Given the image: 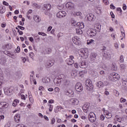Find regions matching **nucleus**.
<instances>
[{"label":"nucleus","mask_w":127,"mask_h":127,"mask_svg":"<svg viewBox=\"0 0 127 127\" xmlns=\"http://www.w3.org/2000/svg\"><path fill=\"white\" fill-rule=\"evenodd\" d=\"M120 61L121 63H123V62H124V57L123 56H120Z\"/></svg>","instance_id":"obj_37"},{"label":"nucleus","mask_w":127,"mask_h":127,"mask_svg":"<svg viewBox=\"0 0 127 127\" xmlns=\"http://www.w3.org/2000/svg\"><path fill=\"white\" fill-rule=\"evenodd\" d=\"M8 107V103L5 102H0V109H6Z\"/></svg>","instance_id":"obj_13"},{"label":"nucleus","mask_w":127,"mask_h":127,"mask_svg":"<svg viewBox=\"0 0 127 127\" xmlns=\"http://www.w3.org/2000/svg\"><path fill=\"white\" fill-rule=\"evenodd\" d=\"M4 127H10V124L9 123L5 125Z\"/></svg>","instance_id":"obj_59"},{"label":"nucleus","mask_w":127,"mask_h":127,"mask_svg":"<svg viewBox=\"0 0 127 127\" xmlns=\"http://www.w3.org/2000/svg\"><path fill=\"white\" fill-rule=\"evenodd\" d=\"M117 74L115 72H112L110 73V76H112V77L113 78V81L115 80V79L117 78Z\"/></svg>","instance_id":"obj_29"},{"label":"nucleus","mask_w":127,"mask_h":127,"mask_svg":"<svg viewBox=\"0 0 127 127\" xmlns=\"http://www.w3.org/2000/svg\"><path fill=\"white\" fill-rule=\"evenodd\" d=\"M5 95L7 96H10L12 93V88L11 87H5L3 89Z\"/></svg>","instance_id":"obj_6"},{"label":"nucleus","mask_w":127,"mask_h":127,"mask_svg":"<svg viewBox=\"0 0 127 127\" xmlns=\"http://www.w3.org/2000/svg\"><path fill=\"white\" fill-rule=\"evenodd\" d=\"M57 122L60 124L62 122V120L59 118H57Z\"/></svg>","instance_id":"obj_55"},{"label":"nucleus","mask_w":127,"mask_h":127,"mask_svg":"<svg viewBox=\"0 0 127 127\" xmlns=\"http://www.w3.org/2000/svg\"><path fill=\"white\" fill-rule=\"evenodd\" d=\"M5 12V7H2L1 9H0V13H4Z\"/></svg>","instance_id":"obj_32"},{"label":"nucleus","mask_w":127,"mask_h":127,"mask_svg":"<svg viewBox=\"0 0 127 127\" xmlns=\"http://www.w3.org/2000/svg\"><path fill=\"white\" fill-rule=\"evenodd\" d=\"M85 89L87 91H92L93 90V84H92V81L89 79L86 80L85 82Z\"/></svg>","instance_id":"obj_1"},{"label":"nucleus","mask_w":127,"mask_h":127,"mask_svg":"<svg viewBox=\"0 0 127 127\" xmlns=\"http://www.w3.org/2000/svg\"><path fill=\"white\" fill-rule=\"evenodd\" d=\"M110 8H111V9H116V6H115L114 4H111L110 5Z\"/></svg>","instance_id":"obj_46"},{"label":"nucleus","mask_w":127,"mask_h":127,"mask_svg":"<svg viewBox=\"0 0 127 127\" xmlns=\"http://www.w3.org/2000/svg\"><path fill=\"white\" fill-rule=\"evenodd\" d=\"M66 15H67V14L64 11H60L57 13V16L58 18H63V17H65Z\"/></svg>","instance_id":"obj_9"},{"label":"nucleus","mask_w":127,"mask_h":127,"mask_svg":"<svg viewBox=\"0 0 127 127\" xmlns=\"http://www.w3.org/2000/svg\"><path fill=\"white\" fill-rule=\"evenodd\" d=\"M100 75H102V76H104V75H105V71L103 70H101L100 71Z\"/></svg>","instance_id":"obj_54"},{"label":"nucleus","mask_w":127,"mask_h":127,"mask_svg":"<svg viewBox=\"0 0 127 127\" xmlns=\"http://www.w3.org/2000/svg\"><path fill=\"white\" fill-rule=\"evenodd\" d=\"M43 10L51 9V5L50 4H44L43 6Z\"/></svg>","instance_id":"obj_19"},{"label":"nucleus","mask_w":127,"mask_h":127,"mask_svg":"<svg viewBox=\"0 0 127 127\" xmlns=\"http://www.w3.org/2000/svg\"><path fill=\"white\" fill-rule=\"evenodd\" d=\"M120 67L121 69H125V68H126V65H125L124 64H121Z\"/></svg>","instance_id":"obj_62"},{"label":"nucleus","mask_w":127,"mask_h":127,"mask_svg":"<svg viewBox=\"0 0 127 127\" xmlns=\"http://www.w3.org/2000/svg\"><path fill=\"white\" fill-rule=\"evenodd\" d=\"M103 52V56L104 57L105 60H109L112 58V56L110 53L106 51H104Z\"/></svg>","instance_id":"obj_10"},{"label":"nucleus","mask_w":127,"mask_h":127,"mask_svg":"<svg viewBox=\"0 0 127 127\" xmlns=\"http://www.w3.org/2000/svg\"><path fill=\"white\" fill-rule=\"evenodd\" d=\"M14 120L15 123H19L20 122V115L18 114H16L14 117Z\"/></svg>","instance_id":"obj_20"},{"label":"nucleus","mask_w":127,"mask_h":127,"mask_svg":"<svg viewBox=\"0 0 127 127\" xmlns=\"http://www.w3.org/2000/svg\"><path fill=\"white\" fill-rule=\"evenodd\" d=\"M34 19L36 22H40L41 19L39 18V16H34Z\"/></svg>","instance_id":"obj_26"},{"label":"nucleus","mask_w":127,"mask_h":127,"mask_svg":"<svg viewBox=\"0 0 127 127\" xmlns=\"http://www.w3.org/2000/svg\"><path fill=\"white\" fill-rule=\"evenodd\" d=\"M123 8L124 10H126L127 9V5H126V4H123Z\"/></svg>","instance_id":"obj_57"},{"label":"nucleus","mask_w":127,"mask_h":127,"mask_svg":"<svg viewBox=\"0 0 127 127\" xmlns=\"http://www.w3.org/2000/svg\"><path fill=\"white\" fill-rule=\"evenodd\" d=\"M97 56H98V54L96 53H92L90 54V60L93 62H95V60H96V58H97Z\"/></svg>","instance_id":"obj_16"},{"label":"nucleus","mask_w":127,"mask_h":127,"mask_svg":"<svg viewBox=\"0 0 127 127\" xmlns=\"http://www.w3.org/2000/svg\"><path fill=\"white\" fill-rule=\"evenodd\" d=\"M73 59H74L73 56H71L69 57V59L67 60V62L68 65H73V64H74V60H73Z\"/></svg>","instance_id":"obj_17"},{"label":"nucleus","mask_w":127,"mask_h":127,"mask_svg":"<svg viewBox=\"0 0 127 127\" xmlns=\"http://www.w3.org/2000/svg\"><path fill=\"white\" fill-rule=\"evenodd\" d=\"M3 4H4V5H6V6H8V3L5 1L3 2Z\"/></svg>","instance_id":"obj_58"},{"label":"nucleus","mask_w":127,"mask_h":127,"mask_svg":"<svg viewBox=\"0 0 127 127\" xmlns=\"http://www.w3.org/2000/svg\"><path fill=\"white\" fill-rule=\"evenodd\" d=\"M63 78H60L54 80V83L56 85V86H60V84H61V82H62Z\"/></svg>","instance_id":"obj_18"},{"label":"nucleus","mask_w":127,"mask_h":127,"mask_svg":"<svg viewBox=\"0 0 127 127\" xmlns=\"http://www.w3.org/2000/svg\"><path fill=\"white\" fill-rule=\"evenodd\" d=\"M100 120L101 121H104V120H105V116H104V115H101L100 116Z\"/></svg>","instance_id":"obj_49"},{"label":"nucleus","mask_w":127,"mask_h":127,"mask_svg":"<svg viewBox=\"0 0 127 127\" xmlns=\"http://www.w3.org/2000/svg\"><path fill=\"white\" fill-rule=\"evenodd\" d=\"M77 26H78V27L80 29H82V28H83L84 27V23H83V22H80L79 23H77Z\"/></svg>","instance_id":"obj_23"},{"label":"nucleus","mask_w":127,"mask_h":127,"mask_svg":"<svg viewBox=\"0 0 127 127\" xmlns=\"http://www.w3.org/2000/svg\"><path fill=\"white\" fill-rule=\"evenodd\" d=\"M17 27L18 28H19V29H21V30H24V29H25L24 27H22L21 26H18Z\"/></svg>","instance_id":"obj_45"},{"label":"nucleus","mask_w":127,"mask_h":127,"mask_svg":"<svg viewBox=\"0 0 127 127\" xmlns=\"http://www.w3.org/2000/svg\"><path fill=\"white\" fill-rule=\"evenodd\" d=\"M70 103L72 106H77L79 105V100L77 99L73 98L70 100Z\"/></svg>","instance_id":"obj_14"},{"label":"nucleus","mask_w":127,"mask_h":127,"mask_svg":"<svg viewBox=\"0 0 127 127\" xmlns=\"http://www.w3.org/2000/svg\"><path fill=\"white\" fill-rule=\"evenodd\" d=\"M19 103V100L17 99H15L13 102L12 105L13 107H16V106H17V104Z\"/></svg>","instance_id":"obj_25"},{"label":"nucleus","mask_w":127,"mask_h":127,"mask_svg":"<svg viewBox=\"0 0 127 127\" xmlns=\"http://www.w3.org/2000/svg\"><path fill=\"white\" fill-rule=\"evenodd\" d=\"M108 79L110 80V81H114L113 76H111V75L108 76Z\"/></svg>","instance_id":"obj_47"},{"label":"nucleus","mask_w":127,"mask_h":127,"mask_svg":"<svg viewBox=\"0 0 127 127\" xmlns=\"http://www.w3.org/2000/svg\"><path fill=\"white\" fill-rule=\"evenodd\" d=\"M16 127H26V126H24L23 124H18L16 125Z\"/></svg>","instance_id":"obj_40"},{"label":"nucleus","mask_w":127,"mask_h":127,"mask_svg":"<svg viewBox=\"0 0 127 127\" xmlns=\"http://www.w3.org/2000/svg\"><path fill=\"white\" fill-rule=\"evenodd\" d=\"M87 45H91V44H95V41L93 39H91L87 41Z\"/></svg>","instance_id":"obj_27"},{"label":"nucleus","mask_w":127,"mask_h":127,"mask_svg":"<svg viewBox=\"0 0 127 127\" xmlns=\"http://www.w3.org/2000/svg\"><path fill=\"white\" fill-rule=\"evenodd\" d=\"M29 56L31 58H32V59H33V58H34V54L33 53H30L29 54Z\"/></svg>","instance_id":"obj_38"},{"label":"nucleus","mask_w":127,"mask_h":127,"mask_svg":"<svg viewBox=\"0 0 127 127\" xmlns=\"http://www.w3.org/2000/svg\"><path fill=\"white\" fill-rule=\"evenodd\" d=\"M75 89L77 92H81L83 91V85L80 83H77L75 86Z\"/></svg>","instance_id":"obj_8"},{"label":"nucleus","mask_w":127,"mask_h":127,"mask_svg":"<svg viewBox=\"0 0 127 127\" xmlns=\"http://www.w3.org/2000/svg\"><path fill=\"white\" fill-rule=\"evenodd\" d=\"M72 42L76 45H79L81 43V40L78 37L75 36L72 39Z\"/></svg>","instance_id":"obj_11"},{"label":"nucleus","mask_w":127,"mask_h":127,"mask_svg":"<svg viewBox=\"0 0 127 127\" xmlns=\"http://www.w3.org/2000/svg\"><path fill=\"white\" fill-rule=\"evenodd\" d=\"M96 10L97 11V12H98V13H101V12H102V10H101V8L99 7H96Z\"/></svg>","instance_id":"obj_35"},{"label":"nucleus","mask_w":127,"mask_h":127,"mask_svg":"<svg viewBox=\"0 0 127 127\" xmlns=\"http://www.w3.org/2000/svg\"><path fill=\"white\" fill-rule=\"evenodd\" d=\"M114 47L116 49H119V44L118 43H116L114 44Z\"/></svg>","instance_id":"obj_41"},{"label":"nucleus","mask_w":127,"mask_h":127,"mask_svg":"<svg viewBox=\"0 0 127 127\" xmlns=\"http://www.w3.org/2000/svg\"><path fill=\"white\" fill-rule=\"evenodd\" d=\"M23 3H26L27 5H29L30 2L27 0H25V1H24Z\"/></svg>","instance_id":"obj_63"},{"label":"nucleus","mask_w":127,"mask_h":127,"mask_svg":"<svg viewBox=\"0 0 127 127\" xmlns=\"http://www.w3.org/2000/svg\"><path fill=\"white\" fill-rule=\"evenodd\" d=\"M89 121L90 123H94L96 121V115L93 112H90L88 115Z\"/></svg>","instance_id":"obj_4"},{"label":"nucleus","mask_w":127,"mask_h":127,"mask_svg":"<svg viewBox=\"0 0 127 127\" xmlns=\"http://www.w3.org/2000/svg\"><path fill=\"white\" fill-rule=\"evenodd\" d=\"M97 85L99 88H103L104 87V83L102 81H99L97 83Z\"/></svg>","instance_id":"obj_28"},{"label":"nucleus","mask_w":127,"mask_h":127,"mask_svg":"<svg viewBox=\"0 0 127 127\" xmlns=\"http://www.w3.org/2000/svg\"><path fill=\"white\" fill-rule=\"evenodd\" d=\"M5 47L7 49H10V47H9V44H6Z\"/></svg>","instance_id":"obj_61"},{"label":"nucleus","mask_w":127,"mask_h":127,"mask_svg":"<svg viewBox=\"0 0 127 127\" xmlns=\"http://www.w3.org/2000/svg\"><path fill=\"white\" fill-rule=\"evenodd\" d=\"M63 86L65 89L71 88V82L69 80L65 79L63 81Z\"/></svg>","instance_id":"obj_5"},{"label":"nucleus","mask_w":127,"mask_h":127,"mask_svg":"<svg viewBox=\"0 0 127 127\" xmlns=\"http://www.w3.org/2000/svg\"><path fill=\"white\" fill-rule=\"evenodd\" d=\"M32 6H33V7H35V8H40V5H38V4L36 3L32 2Z\"/></svg>","instance_id":"obj_24"},{"label":"nucleus","mask_w":127,"mask_h":127,"mask_svg":"<svg viewBox=\"0 0 127 127\" xmlns=\"http://www.w3.org/2000/svg\"><path fill=\"white\" fill-rule=\"evenodd\" d=\"M9 57H11V58H12V59H15V58H16V57H15V56L12 54H9Z\"/></svg>","instance_id":"obj_36"},{"label":"nucleus","mask_w":127,"mask_h":127,"mask_svg":"<svg viewBox=\"0 0 127 127\" xmlns=\"http://www.w3.org/2000/svg\"><path fill=\"white\" fill-rule=\"evenodd\" d=\"M55 118H52L51 120V125H54L55 124Z\"/></svg>","instance_id":"obj_43"},{"label":"nucleus","mask_w":127,"mask_h":127,"mask_svg":"<svg viewBox=\"0 0 127 127\" xmlns=\"http://www.w3.org/2000/svg\"><path fill=\"white\" fill-rule=\"evenodd\" d=\"M112 70H113L114 71H116V70H117V67H116V66H115V65L112 64Z\"/></svg>","instance_id":"obj_44"},{"label":"nucleus","mask_w":127,"mask_h":127,"mask_svg":"<svg viewBox=\"0 0 127 127\" xmlns=\"http://www.w3.org/2000/svg\"><path fill=\"white\" fill-rule=\"evenodd\" d=\"M21 99H22V100H25V96L23 94L21 95Z\"/></svg>","instance_id":"obj_60"},{"label":"nucleus","mask_w":127,"mask_h":127,"mask_svg":"<svg viewBox=\"0 0 127 127\" xmlns=\"http://www.w3.org/2000/svg\"><path fill=\"white\" fill-rule=\"evenodd\" d=\"M29 101L31 104H33L34 100H33V98L32 97V98H29Z\"/></svg>","instance_id":"obj_56"},{"label":"nucleus","mask_w":127,"mask_h":127,"mask_svg":"<svg viewBox=\"0 0 127 127\" xmlns=\"http://www.w3.org/2000/svg\"><path fill=\"white\" fill-rule=\"evenodd\" d=\"M110 112H109V111H108V110H104V114L105 116H106L107 115H108V114H109Z\"/></svg>","instance_id":"obj_53"},{"label":"nucleus","mask_w":127,"mask_h":127,"mask_svg":"<svg viewBox=\"0 0 127 127\" xmlns=\"http://www.w3.org/2000/svg\"><path fill=\"white\" fill-rule=\"evenodd\" d=\"M90 105L89 104H85L82 107V109L84 113H87L89 111V107Z\"/></svg>","instance_id":"obj_22"},{"label":"nucleus","mask_w":127,"mask_h":127,"mask_svg":"<svg viewBox=\"0 0 127 127\" xmlns=\"http://www.w3.org/2000/svg\"><path fill=\"white\" fill-rule=\"evenodd\" d=\"M76 32L77 34H82L83 33V31L81 29H76Z\"/></svg>","instance_id":"obj_30"},{"label":"nucleus","mask_w":127,"mask_h":127,"mask_svg":"<svg viewBox=\"0 0 127 127\" xmlns=\"http://www.w3.org/2000/svg\"><path fill=\"white\" fill-rule=\"evenodd\" d=\"M45 10L44 12V14H46V15H48L49 14V13H50V10Z\"/></svg>","instance_id":"obj_34"},{"label":"nucleus","mask_w":127,"mask_h":127,"mask_svg":"<svg viewBox=\"0 0 127 127\" xmlns=\"http://www.w3.org/2000/svg\"><path fill=\"white\" fill-rule=\"evenodd\" d=\"M17 53H19L20 52V48L19 47H17L16 49Z\"/></svg>","instance_id":"obj_52"},{"label":"nucleus","mask_w":127,"mask_h":127,"mask_svg":"<svg viewBox=\"0 0 127 127\" xmlns=\"http://www.w3.org/2000/svg\"><path fill=\"white\" fill-rule=\"evenodd\" d=\"M103 2L106 5H108L109 4V0H103Z\"/></svg>","instance_id":"obj_42"},{"label":"nucleus","mask_w":127,"mask_h":127,"mask_svg":"<svg viewBox=\"0 0 127 127\" xmlns=\"http://www.w3.org/2000/svg\"><path fill=\"white\" fill-rule=\"evenodd\" d=\"M105 117L107 119H111V118H112V114L111 113H109L106 115H105Z\"/></svg>","instance_id":"obj_31"},{"label":"nucleus","mask_w":127,"mask_h":127,"mask_svg":"<svg viewBox=\"0 0 127 127\" xmlns=\"http://www.w3.org/2000/svg\"><path fill=\"white\" fill-rule=\"evenodd\" d=\"M101 26H102L99 23L95 24L94 27L95 31H96V32H100V31H101Z\"/></svg>","instance_id":"obj_12"},{"label":"nucleus","mask_w":127,"mask_h":127,"mask_svg":"<svg viewBox=\"0 0 127 127\" xmlns=\"http://www.w3.org/2000/svg\"><path fill=\"white\" fill-rule=\"evenodd\" d=\"M78 65L80 68H86L87 67V64H86L85 61L80 62Z\"/></svg>","instance_id":"obj_21"},{"label":"nucleus","mask_w":127,"mask_h":127,"mask_svg":"<svg viewBox=\"0 0 127 127\" xmlns=\"http://www.w3.org/2000/svg\"><path fill=\"white\" fill-rule=\"evenodd\" d=\"M65 6L67 9H70V10L75 9V4L72 2H67L65 4Z\"/></svg>","instance_id":"obj_7"},{"label":"nucleus","mask_w":127,"mask_h":127,"mask_svg":"<svg viewBox=\"0 0 127 127\" xmlns=\"http://www.w3.org/2000/svg\"><path fill=\"white\" fill-rule=\"evenodd\" d=\"M39 91H44L45 89L44 87H43V86H40L39 87Z\"/></svg>","instance_id":"obj_48"},{"label":"nucleus","mask_w":127,"mask_h":127,"mask_svg":"<svg viewBox=\"0 0 127 127\" xmlns=\"http://www.w3.org/2000/svg\"><path fill=\"white\" fill-rule=\"evenodd\" d=\"M71 23L72 25V26H76L77 23V22H76V21H75L74 20H71Z\"/></svg>","instance_id":"obj_33"},{"label":"nucleus","mask_w":127,"mask_h":127,"mask_svg":"<svg viewBox=\"0 0 127 127\" xmlns=\"http://www.w3.org/2000/svg\"><path fill=\"white\" fill-rule=\"evenodd\" d=\"M55 92H59V91H60V89H59V87H56L55 88Z\"/></svg>","instance_id":"obj_64"},{"label":"nucleus","mask_w":127,"mask_h":127,"mask_svg":"<svg viewBox=\"0 0 127 127\" xmlns=\"http://www.w3.org/2000/svg\"><path fill=\"white\" fill-rule=\"evenodd\" d=\"M87 34L89 35L90 37H94V36H96L97 34V32L93 29H88L86 32Z\"/></svg>","instance_id":"obj_3"},{"label":"nucleus","mask_w":127,"mask_h":127,"mask_svg":"<svg viewBox=\"0 0 127 127\" xmlns=\"http://www.w3.org/2000/svg\"><path fill=\"white\" fill-rule=\"evenodd\" d=\"M49 111V112H52V111H53V105H50Z\"/></svg>","instance_id":"obj_39"},{"label":"nucleus","mask_w":127,"mask_h":127,"mask_svg":"<svg viewBox=\"0 0 127 127\" xmlns=\"http://www.w3.org/2000/svg\"><path fill=\"white\" fill-rule=\"evenodd\" d=\"M80 53H81V57H83V58H87L88 57V55L89 54L88 53V49L84 48V49H81L80 50Z\"/></svg>","instance_id":"obj_2"},{"label":"nucleus","mask_w":127,"mask_h":127,"mask_svg":"<svg viewBox=\"0 0 127 127\" xmlns=\"http://www.w3.org/2000/svg\"><path fill=\"white\" fill-rule=\"evenodd\" d=\"M126 100L123 98H121V99H120L121 103H125V102H126Z\"/></svg>","instance_id":"obj_50"},{"label":"nucleus","mask_w":127,"mask_h":127,"mask_svg":"<svg viewBox=\"0 0 127 127\" xmlns=\"http://www.w3.org/2000/svg\"><path fill=\"white\" fill-rule=\"evenodd\" d=\"M96 19V17L93 14H89L87 15V20L88 21H94Z\"/></svg>","instance_id":"obj_15"},{"label":"nucleus","mask_w":127,"mask_h":127,"mask_svg":"<svg viewBox=\"0 0 127 127\" xmlns=\"http://www.w3.org/2000/svg\"><path fill=\"white\" fill-rule=\"evenodd\" d=\"M29 40H30V41H31V42H33V41H34V39L32 37H30Z\"/></svg>","instance_id":"obj_51"}]
</instances>
